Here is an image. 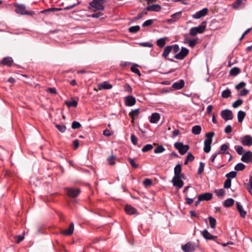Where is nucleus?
Here are the masks:
<instances>
[{"mask_svg":"<svg viewBox=\"0 0 252 252\" xmlns=\"http://www.w3.org/2000/svg\"><path fill=\"white\" fill-rule=\"evenodd\" d=\"M182 168L181 165L180 164H178L174 167V176H178V175L181 173Z\"/></svg>","mask_w":252,"mask_h":252,"instance_id":"nucleus-33","label":"nucleus"},{"mask_svg":"<svg viewBox=\"0 0 252 252\" xmlns=\"http://www.w3.org/2000/svg\"><path fill=\"white\" fill-rule=\"evenodd\" d=\"M252 189V176H251L249 178V183L247 186V189Z\"/></svg>","mask_w":252,"mask_h":252,"instance_id":"nucleus-64","label":"nucleus"},{"mask_svg":"<svg viewBox=\"0 0 252 252\" xmlns=\"http://www.w3.org/2000/svg\"><path fill=\"white\" fill-rule=\"evenodd\" d=\"M138 65L137 64H134V66H132L131 67V70L132 72H133V73H135V74H137V75H138L139 76H141V73H140V70L137 68L136 67H135V66H137Z\"/></svg>","mask_w":252,"mask_h":252,"instance_id":"nucleus-50","label":"nucleus"},{"mask_svg":"<svg viewBox=\"0 0 252 252\" xmlns=\"http://www.w3.org/2000/svg\"><path fill=\"white\" fill-rule=\"evenodd\" d=\"M153 148V146L151 144H147L143 147L142 149L143 152H147L151 150Z\"/></svg>","mask_w":252,"mask_h":252,"instance_id":"nucleus-48","label":"nucleus"},{"mask_svg":"<svg viewBox=\"0 0 252 252\" xmlns=\"http://www.w3.org/2000/svg\"><path fill=\"white\" fill-rule=\"evenodd\" d=\"M237 173L235 171H231L226 174L225 176L227 179L234 178L236 176Z\"/></svg>","mask_w":252,"mask_h":252,"instance_id":"nucleus-49","label":"nucleus"},{"mask_svg":"<svg viewBox=\"0 0 252 252\" xmlns=\"http://www.w3.org/2000/svg\"><path fill=\"white\" fill-rule=\"evenodd\" d=\"M204 164L202 162H200L199 163V166L197 170L198 174H201L203 172L204 169Z\"/></svg>","mask_w":252,"mask_h":252,"instance_id":"nucleus-55","label":"nucleus"},{"mask_svg":"<svg viewBox=\"0 0 252 252\" xmlns=\"http://www.w3.org/2000/svg\"><path fill=\"white\" fill-rule=\"evenodd\" d=\"M65 103L66 104V105L68 107H76L77 106L78 102H77V101H76L74 99H72V100L71 101H66L65 102Z\"/></svg>","mask_w":252,"mask_h":252,"instance_id":"nucleus-35","label":"nucleus"},{"mask_svg":"<svg viewBox=\"0 0 252 252\" xmlns=\"http://www.w3.org/2000/svg\"><path fill=\"white\" fill-rule=\"evenodd\" d=\"M211 142L204 141V146L203 148V151L204 152L208 153L210 151L211 148Z\"/></svg>","mask_w":252,"mask_h":252,"instance_id":"nucleus-30","label":"nucleus"},{"mask_svg":"<svg viewBox=\"0 0 252 252\" xmlns=\"http://www.w3.org/2000/svg\"><path fill=\"white\" fill-rule=\"evenodd\" d=\"M171 182L174 187H178V188H181L184 185V182L182 180L175 178V176L173 177Z\"/></svg>","mask_w":252,"mask_h":252,"instance_id":"nucleus-15","label":"nucleus"},{"mask_svg":"<svg viewBox=\"0 0 252 252\" xmlns=\"http://www.w3.org/2000/svg\"><path fill=\"white\" fill-rule=\"evenodd\" d=\"M165 151V148L162 145L158 146L154 150V153L156 154H159Z\"/></svg>","mask_w":252,"mask_h":252,"instance_id":"nucleus-44","label":"nucleus"},{"mask_svg":"<svg viewBox=\"0 0 252 252\" xmlns=\"http://www.w3.org/2000/svg\"><path fill=\"white\" fill-rule=\"evenodd\" d=\"M171 46V50L174 53H177L180 50L179 46L178 44H174L170 45Z\"/></svg>","mask_w":252,"mask_h":252,"instance_id":"nucleus-57","label":"nucleus"},{"mask_svg":"<svg viewBox=\"0 0 252 252\" xmlns=\"http://www.w3.org/2000/svg\"><path fill=\"white\" fill-rule=\"evenodd\" d=\"M201 233L206 240H214L217 238V236L212 235L206 229L203 230Z\"/></svg>","mask_w":252,"mask_h":252,"instance_id":"nucleus-16","label":"nucleus"},{"mask_svg":"<svg viewBox=\"0 0 252 252\" xmlns=\"http://www.w3.org/2000/svg\"><path fill=\"white\" fill-rule=\"evenodd\" d=\"M190 186H187L185 188L183 192L186 194V203L188 205H190L192 204L194 200V198H189L188 197V194H187L188 189H189V188H190Z\"/></svg>","mask_w":252,"mask_h":252,"instance_id":"nucleus-18","label":"nucleus"},{"mask_svg":"<svg viewBox=\"0 0 252 252\" xmlns=\"http://www.w3.org/2000/svg\"><path fill=\"white\" fill-rule=\"evenodd\" d=\"M206 22H203L198 27L191 28L189 30V34L191 36H195L198 33H203L206 29Z\"/></svg>","mask_w":252,"mask_h":252,"instance_id":"nucleus-1","label":"nucleus"},{"mask_svg":"<svg viewBox=\"0 0 252 252\" xmlns=\"http://www.w3.org/2000/svg\"><path fill=\"white\" fill-rule=\"evenodd\" d=\"M140 45L143 47H152L153 45L152 43L149 42H142L140 43Z\"/></svg>","mask_w":252,"mask_h":252,"instance_id":"nucleus-62","label":"nucleus"},{"mask_svg":"<svg viewBox=\"0 0 252 252\" xmlns=\"http://www.w3.org/2000/svg\"><path fill=\"white\" fill-rule=\"evenodd\" d=\"M237 209L240 213L241 217L244 218L246 217L247 212L243 209L242 205L239 202H236Z\"/></svg>","mask_w":252,"mask_h":252,"instance_id":"nucleus-20","label":"nucleus"},{"mask_svg":"<svg viewBox=\"0 0 252 252\" xmlns=\"http://www.w3.org/2000/svg\"><path fill=\"white\" fill-rule=\"evenodd\" d=\"M98 87L99 90H102V89L108 90V89H111L112 88V85L109 84L108 82H107L106 81H104L100 84H99L98 85Z\"/></svg>","mask_w":252,"mask_h":252,"instance_id":"nucleus-22","label":"nucleus"},{"mask_svg":"<svg viewBox=\"0 0 252 252\" xmlns=\"http://www.w3.org/2000/svg\"><path fill=\"white\" fill-rule=\"evenodd\" d=\"M171 51V46H170V45L166 46L162 53V57L164 58H166Z\"/></svg>","mask_w":252,"mask_h":252,"instance_id":"nucleus-31","label":"nucleus"},{"mask_svg":"<svg viewBox=\"0 0 252 252\" xmlns=\"http://www.w3.org/2000/svg\"><path fill=\"white\" fill-rule=\"evenodd\" d=\"M220 115L225 121L231 120L233 118L232 111L229 109H225L221 111Z\"/></svg>","mask_w":252,"mask_h":252,"instance_id":"nucleus-5","label":"nucleus"},{"mask_svg":"<svg viewBox=\"0 0 252 252\" xmlns=\"http://www.w3.org/2000/svg\"><path fill=\"white\" fill-rule=\"evenodd\" d=\"M234 203V200L232 198H228L224 202V206L226 207L232 206Z\"/></svg>","mask_w":252,"mask_h":252,"instance_id":"nucleus-37","label":"nucleus"},{"mask_svg":"<svg viewBox=\"0 0 252 252\" xmlns=\"http://www.w3.org/2000/svg\"><path fill=\"white\" fill-rule=\"evenodd\" d=\"M74 230V224L73 222H71L69 225V227L68 229L64 230L62 233L65 235H70L72 234Z\"/></svg>","mask_w":252,"mask_h":252,"instance_id":"nucleus-24","label":"nucleus"},{"mask_svg":"<svg viewBox=\"0 0 252 252\" xmlns=\"http://www.w3.org/2000/svg\"><path fill=\"white\" fill-rule=\"evenodd\" d=\"M161 9V6L159 4H155L152 5H149L146 7V10L149 11H159Z\"/></svg>","mask_w":252,"mask_h":252,"instance_id":"nucleus-21","label":"nucleus"},{"mask_svg":"<svg viewBox=\"0 0 252 252\" xmlns=\"http://www.w3.org/2000/svg\"><path fill=\"white\" fill-rule=\"evenodd\" d=\"M16 8L15 9V12L21 15H32L34 12L32 11H28L26 9V6L24 4H16Z\"/></svg>","mask_w":252,"mask_h":252,"instance_id":"nucleus-3","label":"nucleus"},{"mask_svg":"<svg viewBox=\"0 0 252 252\" xmlns=\"http://www.w3.org/2000/svg\"><path fill=\"white\" fill-rule=\"evenodd\" d=\"M240 72V69L239 68L234 67L230 69L229 73L231 75L236 76Z\"/></svg>","mask_w":252,"mask_h":252,"instance_id":"nucleus-38","label":"nucleus"},{"mask_svg":"<svg viewBox=\"0 0 252 252\" xmlns=\"http://www.w3.org/2000/svg\"><path fill=\"white\" fill-rule=\"evenodd\" d=\"M67 194L70 197H76L80 193L79 189L66 188Z\"/></svg>","mask_w":252,"mask_h":252,"instance_id":"nucleus-10","label":"nucleus"},{"mask_svg":"<svg viewBox=\"0 0 252 252\" xmlns=\"http://www.w3.org/2000/svg\"><path fill=\"white\" fill-rule=\"evenodd\" d=\"M246 116V113L243 111H239L238 112L237 118L239 122L241 123Z\"/></svg>","mask_w":252,"mask_h":252,"instance_id":"nucleus-36","label":"nucleus"},{"mask_svg":"<svg viewBox=\"0 0 252 252\" xmlns=\"http://www.w3.org/2000/svg\"><path fill=\"white\" fill-rule=\"evenodd\" d=\"M241 160L245 163H250L252 162V152L248 151L244 153L241 157Z\"/></svg>","mask_w":252,"mask_h":252,"instance_id":"nucleus-9","label":"nucleus"},{"mask_svg":"<svg viewBox=\"0 0 252 252\" xmlns=\"http://www.w3.org/2000/svg\"><path fill=\"white\" fill-rule=\"evenodd\" d=\"M184 85V81L183 80H180L179 81L174 83L172 85V87L176 90H180L183 88Z\"/></svg>","mask_w":252,"mask_h":252,"instance_id":"nucleus-23","label":"nucleus"},{"mask_svg":"<svg viewBox=\"0 0 252 252\" xmlns=\"http://www.w3.org/2000/svg\"><path fill=\"white\" fill-rule=\"evenodd\" d=\"M174 147L182 155L185 154L189 149V145H184L182 142H176Z\"/></svg>","mask_w":252,"mask_h":252,"instance_id":"nucleus-4","label":"nucleus"},{"mask_svg":"<svg viewBox=\"0 0 252 252\" xmlns=\"http://www.w3.org/2000/svg\"><path fill=\"white\" fill-rule=\"evenodd\" d=\"M139 26L136 25L130 27L128 29V31L131 33H136L140 30Z\"/></svg>","mask_w":252,"mask_h":252,"instance_id":"nucleus-41","label":"nucleus"},{"mask_svg":"<svg viewBox=\"0 0 252 252\" xmlns=\"http://www.w3.org/2000/svg\"><path fill=\"white\" fill-rule=\"evenodd\" d=\"M228 148V145L226 144H222L220 147V150L218 152V154H229V153L227 152V150Z\"/></svg>","mask_w":252,"mask_h":252,"instance_id":"nucleus-28","label":"nucleus"},{"mask_svg":"<svg viewBox=\"0 0 252 252\" xmlns=\"http://www.w3.org/2000/svg\"><path fill=\"white\" fill-rule=\"evenodd\" d=\"M192 133L195 135H198L201 133V127L199 125H196L192 127Z\"/></svg>","mask_w":252,"mask_h":252,"instance_id":"nucleus-29","label":"nucleus"},{"mask_svg":"<svg viewBox=\"0 0 252 252\" xmlns=\"http://www.w3.org/2000/svg\"><path fill=\"white\" fill-rule=\"evenodd\" d=\"M13 60L11 57H5L1 61V63L7 66H11Z\"/></svg>","mask_w":252,"mask_h":252,"instance_id":"nucleus-26","label":"nucleus"},{"mask_svg":"<svg viewBox=\"0 0 252 252\" xmlns=\"http://www.w3.org/2000/svg\"><path fill=\"white\" fill-rule=\"evenodd\" d=\"M81 125L79 122L74 121L72 123L71 127L73 129H77L81 127Z\"/></svg>","mask_w":252,"mask_h":252,"instance_id":"nucleus-56","label":"nucleus"},{"mask_svg":"<svg viewBox=\"0 0 252 252\" xmlns=\"http://www.w3.org/2000/svg\"><path fill=\"white\" fill-rule=\"evenodd\" d=\"M187 194L188 197L190 196L195 198L197 196V190L195 189L192 188L189 191L188 189Z\"/></svg>","mask_w":252,"mask_h":252,"instance_id":"nucleus-32","label":"nucleus"},{"mask_svg":"<svg viewBox=\"0 0 252 252\" xmlns=\"http://www.w3.org/2000/svg\"><path fill=\"white\" fill-rule=\"evenodd\" d=\"M188 161H192L194 159V156L191 154V153H188L187 156L186 158Z\"/></svg>","mask_w":252,"mask_h":252,"instance_id":"nucleus-63","label":"nucleus"},{"mask_svg":"<svg viewBox=\"0 0 252 252\" xmlns=\"http://www.w3.org/2000/svg\"><path fill=\"white\" fill-rule=\"evenodd\" d=\"M152 181L151 180L149 179H145L144 181H143V185L145 186V187H148V186H150L152 185Z\"/></svg>","mask_w":252,"mask_h":252,"instance_id":"nucleus-60","label":"nucleus"},{"mask_svg":"<svg viewBox=\"0 0 252 252\" xmlns=\"http://www.w3.org/2000/svg\"><path fill=\"white\" fill-rule=\"evenodd\" d=\"M200 200L201 201H208L211 200L212 198L213 195L211 193L206 192L201 194H200L199 196Z\"/></svg>","mask_w":252,"mask_h":252,"instance_id":"nucleus-17","label":"nucleus"},{"mask_svg":"<svg viewBox=\"0 0 252 252\" xmlns=\"http://www.w3.org/2000/svg\"><path fill=\"white\" fill-rule=\"evenodd\" d=\"M234 149H235L238 155H241L243 154L244 149L242 146L236 145L235 146Z\"/></svg>","mask_w":252,"mask_h":252,"instance_id":"nucleus-46","label":"nucleus"},{"mask_svg":"<svg viewBox=\"0 0 252 252\" xmlns=\"http://www.w3.org/2000/svg\"><path fill=\"white\" fill-rule=\"evenodd\" d=\"M182 249L185 252H192L195 250V245L191 242H188L182 246Z\"/></svg>","mask_w":252,"mask_h":252,"instance_id":"nucleus-7","label":"nucleus"},{"mask_svg":"<svg viewBox=\"0 0 252 252\" xmlns=\"http://www.w3.org/2000/svg\"><path fill=\"white\" fill-rule=\"evenodd\" d=\"M231 93L230 90L229 89H226L222 91L221 96L223 98H226L230 96Z\"/></svg>","mask_w":252,"mask_h":252,"instance_id":"nucleus-40","label":"nucleus"},{"mask_svg":"<svg viewBox=\"0 0 252 252\" xmlns=\"http://www.w3.org/2000/svg\"><path fill=\"white\" fill-rule=\"evenodd\" d=\"M182 15V12L179 11L178 12H176L172 15H171V19H169L167 20V22L168 23H173L176 21H177L181 17Z\"/></svg>","mask_w":252,"mask_h":252,"instance_id":"nucleus-14","label":"nucleus"},{"mask_svg":"<svg viewBox=\"0 0 252 252\" xmlns=\"http://www.w3.org/2000/svg\"><path fill=\"white\" fill-rule=\"evenodd\" d=\"M246 0H236L235 2L232 3V5L233 8L239 9L244 7Z\"/></svg>","mask_w":252,"mask_h":252,"instance_id":"nucleus-13","label":"nucleus"},{"mask_svg":"<svg viewBox=\"0 0 252 252\" xmlns=\"http://www.w3.org/2000/svg\"><path fill=\"white\" fill-rule=\"evenodd\" d=\"M125 211L128 215H134L136 214V209L129 205H126L125 207Z\"/></svg>","mask_w":252,"mask_h":252,"instance_id":"nucleus-19","label":"nucleus"},{"mask_svg":"<svg viewBox=\"0 0 252 252\" xmlns=\"http://www.w3.org/2000/svg\"><path fill=\"white\" fill-rule=\"evenodd\" d=\"M153 22L154 21L152 19L147 20L143 23L142 27H146L149 26L153 23Z\"/></svg>","mask_w":252,"mask_h":252,"instance_id":"nucleus-58","label":"nucleus"},{"mask_svg":"<svg viewBox=\"0 0 252 252\" xmlns=\"http://www.w3.org/2000/svg\"><path fill=\"white\" fill-rule=\"evenodd\" d=\"M240 141L244 146H252V137L251 135H247L241 137Z\"/></svg>","mask_w":252,"mask_h":252,"instance_id":"nucleus-6","label":"nucleus"},{"mask_svg":"<svg viewBox=\"0 0 252 252\" xmlns=\"http://www.w3.org/2000/svg\"><path fill=\"white\" fill-rule=\"evenodd\" d=\"M130 139L133 144H134V145H136L137 144L138 138L134 134H131Z\"/></svg>","mask_w":252,"mask_h":252,"instance_id":"nucleus-51","label":"nucleus"},{"mask_svg":"<svg viewBox=\"0 0 252 252\" xmlns=\"http://www.w3.org/2000/svg\"><path fill=\"white\" fill-rule=\"evenodd\" d=\"M207 8H204L202 10L196 12L194 14H193L192 17L195 19H199L202 17L205 16L207 14Z\"/></svg>","mask_w":252,"mask_h":252,"instance_id":"nucleus-11","label":"nucleus"},{"mask_svg":"<svg viewBox=\"0 0 252 252\" xmlns=\"http://www.w3.org/2000/svg\"><path fill=\"white\" fill-rule=\"evenodd\" d=\"M125 105L127 106H132L136 103L135 98L132 95H128L125 98Z\"/></svg>","mask_w":252,"mask_h":252,"instance_id":"nucleus-12","label":"nucleus"},{"mask_svg":"<svg viewBox=\"0 0 252 252\" xmlns=\"http://www.w3.org/2000/svg\"><path fill=\"white\" fill-rule=\"evenodd\" d=\"M214 135L215 133L214 132H210L206 133L205 136L206 139L205 140V141L212 143V138Z\"/></svg>","mask_w":252,"mask_h":252,"instance_id":"nucleus-39","label":"nucleus"},{"mask_svg":"<svg viewBox=\"0 0 252 252\" xmlns=\"http://www.w3.org/2000/svg\"><path fill=\"white\" fill-rule=\"evenodd\" d=\"M116 157L114 155L110 156L107 159V161L110 165H114L115 164Z\"/></svg>","mask_w":252,"mask_h":252,"instance_id":"nucleus-34","label":"nucleus"},{"mask_svg":"<svg viewBox=\"0 0 252 252\" xmlns=\"http://www.w3.org/2000/svg\"><path fill=\"white\" fill-rule=\"evenodd\" d=\"M196 43H197V40L195 39H190L188 42L189 45L190 47H193L196 45Z\"/></svg>","mask_w":252,"mask_h":252,"instance_id":"nucleus-61","label":"nucleus"},{"mask_svg":"<svg viewBox=\"0 0 252 252\" xmlns=\"http://www.w3.org/2000/svg\"><path fill=\"white\" fill-rule=\"evenodd\" d=\"M160 115L158 113H153L151 116L150 122L151 123L156 124L159 120Z\"/></svg>","mask_w":252,"mask_h":252,"instance_id":"nucleus-25","label":"nucleus"},{"mask_svg":"<svg viewBox=\"0 0 252 252\" xmlns=\"http://www.w3.org/2000/svg\"><path fill=\"white\" fill-rule=\"evenodd\" d=\"M189 53V50L185 47H182L180 52L176 54L174 58L178 60H183Z\"/></svg>","mask_w":252,"mask_h":252,"instance_id":"nucleus-8","label":"nucleus"},{"mask_svg":"<svg viewBox=\"0 0 252 252\" xmlns=\"http://www.w3.org/2000/svg\"><path fill=\"white\" fill-rule=\"evenodd\" d=\"M56 128L62 133H63L66 131V127L64 125H56Z\"/></svg>","mask_w":252,"mask_h":252,"instance_id":"nucleus-47","label":"nucleus"},{"mask_svg":"<svg viewBox=\"0 0 252 252\" xmlns=\"http://www.w3.org/2000/svg\"><path fill=\"white\" fill-rule=\"evenodd\" d=\"M139 114V109H136L131 111L129 113V116L132 119H134V118L138 115Z\"/></svg>","mask_w":252,"mask_h":252,"instance_id":"nucleus-43","label":"nucleus"},{"mask_svg":"<svg viewBox=\"0 0 252 252\" xmlns=\"http://www.w3.org/2000/svg\"><path fill=\"white\" fill-rule=\"evenodd\" d=\"M167 39V37L161 38L158 39L157 41V45L160 48L164 47L166 44V40Z\"/></svg>","mask_w":252,"mask_h":252,"instance_id":"nucleus-27","label":"nucleus"},{"mask_svg":"<svg viewBox=\"0 0 252 252\" xmlns=\"http://www.w3.org/2000/svg\"><path fill=\"white\" fill-rule=\"evenodd\" d=\"M215 192L217 196H222L224 193V190H223V189H221L216 190Z\"/></svg>","mask_w":252,"mask_h":252,"instance_id":"nucleus-59","label":"nucleus"},{"mask_svg":"<svg viewBox=\"0 0 252 252\" xmlns=\"http://www.w3.org/2000/svg\"><path fill=\"white\" fill-rule=\"evenodd\" d=\"M129 163L131 165V166L134 168H137L138 167V165L136 163L135 160L131 158H128V159Z\"/></svg>","mask_w":252,"mask_h":252,"instance_id":"nucleus-53","label":"nucleus"},{"mask_svg":"<svg viewBox=\"0 0 252 252\" xmlns=\"http://www.w3.org/2000/svg\"><path fill=\"white\" fill-rule=\"evenodd\" d=\"M208 219L209 220L210 227L212 228H214L215 227L216 224V219L214 218L211 217V216L209 217Z\"/></svg>","mask_w":252,"mask_h":252,"instance_id":"nucleus-42","label":"nucleus"},{"mask_svg":"<svg viewBox=\"0 0 252 252\" xmlns=\"http://www.w3.org/2000/svg\"><path fill=\"white\" fill-rule=\"evenodd\" d=\"M105 2V0H93L90 3L89 8L90 9H95V10H103L104 6L103 4Z\"/></svg>","mask_w":252,"mask_h":252,"instance_id":"nucleus-2","label":"nucleus"},{"mask_svg":"<svg viewBox=\"0 0 252 252\" xmlns=\"http://www.w3.org/2000/svg\"><path fill=\"white\" fill-rule=\"evenodd\" d=\"M243 103V100L239 99L235 101L232 104V106L236 108L240 106Z\"/></svg>","mask_w":252,"mask_h":252,"instance_id":"nucleus-54","label":"nucleus"},{"mask_svg":"<svg viewBox=\"0 0 252 252\" xmlns=\"http://www.w3.org/2000/svg\"><path fill=\"white\" fill-rule=\"evenodd\" d=\"M231 181L230 179H227L224 183L223 187L225 189H229L231 187Z\"/></svg>","mask_w":252,"mask_h":252,"instance_id":"nucleus-52","label":"nucleus"},{"mask_svg":"<svg viewBox=\"0 0 252 252\" xmlns=\"http://www.w3.org/2000/svg\"><path fill=\"white\" fill-rule=\"evenodd\" d=\"M245 167L246 166L243 163H239L235 165L234 169L236 171H241L243 170Z\"/></svg>","mask_w":252,"mask_h":252,"instance_id":"nucleus-45","label":"nucleus"}]
</instances>
